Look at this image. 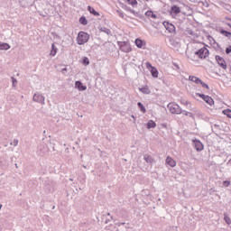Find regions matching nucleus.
Wrapping results in <instances>:
<instances>
[{"label": "nucleus", "mask_w": 231, "mask_h": 231, "mask_svg": "<svg viewBox=\"0 0 231 231\" xmlns=\"http://www.w3.org/2000/svg\"><path fill=\"white\" fill-rule=\"evenodd\" d=\"M77 41L78 44H79V46H82V44H86V42L89 41V34H88V32H79L78 34Z\"/></svg>", "instance_id": "nucleus-1"}, {"label": "nucleus", "mask_w": 231, "mask_h": 231, "mask_svg": "<svg viewBox=\"0 0 231 231\" xmlns=\"http://www.w3.org/2000/svg\"><path fill=\"white\" fill-rule=\"evenodd\" d=\"M168 109L172 115H181L183 113V110L178 104L170 103L168 104Z\"/></svg>", "instance_id": "nucleus-2"}, {"label": "nucleus", "mask_w": 231, "mask_h": 231, "mask_svg": "<svg viewBox=\"0 0 231 231\" xmlns=\"http://www.w3.org/2000/svg\"><path fill=\"white\" fill-rule=\"evenodd\" d=\"M48 151H50V148H48V144H46L44 143H41L38 145L37 152H38L39 156H44V154H46V152H48Z\"/></svg>", "instance_id": "nucleus-3"}, {"label": "nucleus", "mask_w": 231, "mask_h": 231, "mask_svg": "<svg viewBox=\"0 0 231 231\" xmlns=\"http://www.w3.org/2000/svg\"><path fill=\"white\" fill-rule=\"evenodd\" d=\"M195 97H199L200 98H202V100H204L206 104H208V106H214V99L209 96H207L205 94L196 93Z\"/></svg>", "instance_id": "nucleus-4"}, {"label": "nucleus", "mask_w": 231, "mask_h": 231, "mask_svg": "<svg viewBox=\"0 0 231 231\" xmlns=\"http://www.w3.org/2000/svg\"><path fill=\"white\" fill-rule=\"evenodd\" d=\"M208 53H209L208 49H207V47H203L199 51H197L195 52V55H198L199 59H206L208 57Z\"/></svg>", "instance_id": "nucleus-5"}, {"label": "nucleus", "mask_w": 231, "mask_h": 231, "mask_svg": "<svg viewBox=\"0 0 231 231\" xmlns=\"http://www.w3.org/2000/svg\"><path fill=\"white\" fill-rule=\"evenodd\" d=\"M118 46L120 47V50L124 51V53H129L133 51L131 45L125 42H119Z\"/></svg>", "instance_id": "nucleus-6"}, {"label": "nucleus", "mask_w": 231, "mask_h": 231, "mask_svg": "<svg viewBox=\"0 0 231 231\" xmlns=\"http://www.w3.org/2000/svg\"><path fill=\"white\" fill-rule=\"evenodd\" d=\"M192 143H193V147H195V149L198 152H201V151H203V149H205L203 143H201V141H199L198 139H193Z\"/></svg>", "instance_id": "nucleus-7"}, {"label": "nucleus", "mask_w": 231, "mask_h": 231, "mask_svg": "<svg viewBox=\"0 0 231 231\" xmlns=\"http://www.w3.org/2000/svg\"><path fill=\"white\" fill-rule=\"evenodd\" d=\"M163 26L170 33H176V26L169 22H163Z\"/></svg>", "instance_id": "nucleus-8"}, {"label": "nucleus", "mask_w": 231, "mask_h": 231, "mask_svg": "<svg viewBox=\"0 0 231 231\" xmlns=\"http://www.w3.org/2000/svg\"><path fill=\"white\" fill-rule=\"evenodd\" d=\"M32 100L34 102H38V104H42V106H44V104H45V102H44V100H45L44 96H42L40 93H35L33 95Z\"/></svg>", "instance_id": "nucleus-9"}, {"label": "nucleus", "mask_w": 231, "mask_h": 231, "mask_svg": "<svg viewBox=\"0 0 231 231\" xmlns=\"http://www.w3.org/2000/svg\"><path fill=\"white\" fill-rule=\"evenodd\" d=\"M218 66H220V68H222V69H226V61H225V59L219 55H217L215 57Z\"/></svg>", "instance_id": "nucleus-10"}, {"label": "nucleus", "mask_w": 231, "mask_h": 231, "mask_svg": "<svg viewBox=\"0 0 231 231\" xmlns=\"http://www.w3.org/2000/svg\"><path fill=\"white\" fill-rule=\"evenodd\" d=\"M75 88H77V89H79V91H86V89H88V87H86L82 81H76L75 82Z\"/></svg>", "instance_id": "nucleus-11"}, {"label": "nucleus", "mask_w": 231, "mask_h": 231, "mask_svg": "<svg viewBox=\"0 0 231 231\" xmlns=\"http://www.w3.org/2000/svg\"><path fill=\"white\" fill-rule=\"evenodd\" d=\"M143 160H144V162H146V163H150V165H152V163L154 162V158H152V156H151L149 154H144Z\"/></svg>", "instance_id": "nucleus-12"}, {"label": "nucleus", "mask_w": 231, "mask_h": 231, "mask_svg": "<svg viewBox=\"0 0 231 231\" xmlns=\"http://www.w3.org/2000/svg\"><path fill=\"white\" fill-rule=\"evenodd\" d=\"M166 163H167V165H170V167H174L176 165V161H174V159H172V157L168 156L166 158Z\"/></svg>", "instance_id": "nucleus-13"}, {"label": "nucleus", "mask_w": 231, "mask_h": 231, "mask_svg": "<svg viewBox=\"0 0 231 231\" xmlns=\"http://www.w3.org/2000/svg\"><path fill=\"white\" fill-rule=\"evenodd\" d=\"M7 158L8 157L6 155L0 157V165L2 167H6V165H8V160H6Z\"/></svg>", "instance_id": "nucleus-14"}, {"label": "nucleus", "mask_w": 231, "mask_h": 231, "mask_svg": "<svg viewBox=\"0 0 231 231\" xmlns=\"http://www.w3.org/2000/svg\"><path fill=\"white\" fill-rule=\"evenodd\" d=\"M135 46H137V48H143V46H145V41L138 38L135 39Z\"/></svg>", "instance_id": "nucleus-15"}, {"label": "nucleus", "mask_w": 231, "mask_h": 231, "mask_svg": "<svg viewBox=\"0 0 231 231\" xmlns=\"http://www.w3.org/2000/svg\"><path fill=\"white\" fill-rule=\"evenodd\" d=\"M88 10L89 14H91L92 15H95L96 17H98V15H100V14L98 12H97L95 10V8H93L91 5L88 6Z\"/></svg>", "instance_id": "nucleus-16"}, {"label": "nucleus", "mask_w": 231, "mask_h": 231, "mask_svg": "<svg viewBox=\"0 0 231 231\" xmlns=\"http://www.w3.org/2000/svg\"><path fill=\"white\" fill-rule=\"evenodd\" d=\"M189 80H190L191 82H195V84H201V79L196 76H189Z\"/></svg>", "instance_id": "nucleus-17"}, {"label": "nucleus", "mask_w": 231, "mask_h": 231, "mask_svg": "<svg viewBox=\"0 0 231 231\" xmlns=\"http://www.w3.org/2000/svg\"><path fill=\"white\" fill-rule=\"evenodd\" d=\"M181 13V9H180V6L173 5L171 6V14H175V15H178V14Z\"/></svg>", "instance_id": "nucleus-18"}, {"label": "nucleus", "mask_w": 231, "mask_h": 231, "mask_svg": "<svg viewBox=\"0 0 231 231\" xmlns=\"http://www.w3.org/2000/svg\"><path fill=\"white\" fill-rule=\"evenodd\" d=\"M139 91H141V93H143V95H151V89H149V87H143L139 88Z\"/></svg>", "instance_id": "nucleus-19"}, {"label": "nucleus", "mask_w": 231, "mask_h": 231, "mask_svg": "<svg viewBox=\"0 0 231 231\" xmlns=\"http://www.w3.org/2000/svg\"><path fill=\"white\" fill-rule=\"evenodd\" d=\"M57 51H59V49H57V46H55V43H52L51 44V55L52 57H55V55H57Z\"/></svg>", "instance_id": "nucleus-20"}, {"label": "nucleus", "mask_w": 231, "mask_h": 231, "mask_svg": "<svg viewBox=\"0 0 231 231\" xmlns=\"http://www.w3.org/2000/svg\"><path fill=\"white\" fill-rule=\"evenodd\" d=\"M146 127L147 129H154V127H156V123L152 120H149L146 124Z\"/></svg>", "instance_id": "nucleus-21"}, {"label": "nucleus", "mask_w": 231, "mask_h": 231, "mask_svg": "<svg viewBox=\"0 0 231 231\" xmlns=\"http://www.w3.org/2000/svg\"><path fill=\"white\" fill-rule=\"evenodd\" d=\"M151 74L153 79H158V69L154 67H152L151 69Z\"/></svg>", "instance_id": "nucleus-22"}, {"label": "nucleus", "mask_w": 231, "mask_h": 231, "mask_svg": "<svg viewBox=\"0 0 231 231\" xmlns=\"http://www.w3.org/2000/svg\"><path fill=\"white\" fill-rule=\"evenodd\" d=\"M145 15H146V17H152V19L157 18L156 14H154V12H152V11H147L145 13Z\"/></svg>", "instance_id": "nucleus-23"}, {"label": "nucleus", "mask_w": 231, "mask_h": 231, "mask_svg": "<svg viewBox=\"0 0 231 231\" xmlns=\"http://www.w3.org/2000/svg\"><path fill=\"white\" fill-rule=\"evenodd\" d=\"M220 33H221L222 35H224L225 37H227L228 39H230V37H231V32H228V31H226V30L221 29V30H220Z\"/></svg>", "instance_id": "nucleus-24"}, {"label": "nucleus", "mask_w": 231, "mask_h": 231, "mask_svg": "<svg viewBox=\"0 0 231 231\" xmlns=\"http://www.w3.org/2000/svg\"><path fill=\"white\" fill-rule=\"evenodd\" d=\"M137 106L142 113H147V109H145V106L143 104H142V102H138Z\"/></svg>", "instance_id": "nucleus-25"}, {"label": "nucleus", "mask_w": 231, "mask_h": 231, "mask_svg": "<svg viewBox=\"0 0 231 231\" xmlns=\"http://www.w3.org/2000/svg\"><path fill=\"white\" fill-rule=\"evenodd\" d=\"M79 23L80 24H83V26H86L88 24V19L86 18V16H81L79 18Z\"/></svg>", "instance_id": "nucleus-26"}, {"label": "nucleus", "mask_w": 231, "mask_h": 231, "mask_svg": "<svg viewBox=\"0 0 231 231\" xmlns=\"http://www.w3.org/2000/svg\"><path fill=\"white\" fill-rule=\"evenodd\" d=\"M100 32H104V33H106V35H111V30L107 29L106 27H101L99 28Z\"/></svg>", "instance_id": "nucleus-27"}, {"label": "nucleus", "mask_w": 231, "mask_h": 231, "mask_svg": "<svg viewBox=\"0 0 231 231\" xmlns=\"http://www.w3.org/2000/svg\"><path fill=\"white\" fill-rule=\"evenodd\" d=\"M0 50H10V44H8V43H0Z\"/></svg>", "instance_id": "nucleus-28"}, {"label": "nucleus", "mask_w": 231, "mask_h": 231, "mask_svg": "<svg viewBox=\"0 0 231 231\" xmlns=\"http://www.w3.org/2000/svg\"><path fill=\"white\" fill-rule=\"evenodd\" d=\"M223 115H226L227 118H231V110L229 108L223 110Z\"/></svg>", "instance_id": "nucleus-29"}, {"label": "nucleus", "mask_w": 231, "mask_h": 231, "mask_svg": "<svg viewBox=\"0 0 231 231\" xmlns=\"http://www.w3.org/2000/svg\"><path fill=\"white\" fill-rule=\"evenodd\" d=\"M82 64L84 66H89V59H88V57H84L82 60Z\"/></svg>", "instance_id": "nucleus-30"}, {"label": "nucleus", "mask_w": 231, "mask_h": 231, "mask_svg": "<svg viewBox=\"0 0 231 231\" xmlns=\"http://www.w3.org/2000/svg\"><path fill=\"white\" fill-rule=\"evenodd\" d=\"M128 5H131L132 6H134L135 5H138V2L136 0H126Z\"/></svg>", "instance_id": "nucleus-31"}, {"label": "nucleus", "mask_w": 231, "mask_h": 231, "mask_svg": "<svg viewBox=\"0 0 231 231\" xmlns=\"http://www.w3.org/2000/svg\"><path fill=\"white\" fill-rule=\"evenodd\" d=\"M182 113H183V115H185V116H189L190 118H194V116L190 112H187L185 110H182Z\"/></svg>", "instance_id": "nucleus-32"}, {"label": "nucleus", "mask_w": 231, "mask_h": 231, "mask_svg": "<svg viewBox=\"0 0 231 231\" xmlns=\"http://www.w3.org/2000/svg\"><path fill=\"white\" fill-rule=\"evenodd\" d=\"M224 219H225V221H226V225H231V219H230V217H228V216H225Z\"/></svg>", "instance_id": "nucleus-33"}, {"label": "nucleus", "mask_w": 231, "mask_h": 231, "mask_svg": "<svg viewBox=\"0 0 231 231\" xmlns=\"http://www.w3.org/2000/svg\"><path fill=\"white\" fill-rule=\"evenodd\" d=\"M10 145H14V147H17V145H19V140L14 139L13 143H10Z\"/></svg>", "instance_id": "nucleus-34"}, {"label": "nucleus", "mask_w": 231, "mask_h": 231, "mask_svg": "<svg viewBox=\"0 0 231 231\" xmlns=\"http://www.w3.org/2000/svg\"><path fill=\"white\" fill-rule=\"evenodd\" d=\"M200 84L202 88H206V89H210V87H208V84L203 82V80H201Z\"/></svg>", "instance_id": "nucleus-35"}, {"label": "nucleus", "mask_w": 231, "mask_h": 231, "mask_svg": "<svg viewBox=\"0 0 231 231\" xmlns=\"http://www.w3.org/2000/svg\"><path fill=\"white\" fill-rule=\"evenodd\" d=\"M223 185L224 187H230V180H224Z\"/></svg>", "instance_id": "nucleus-36"}, {"label": "nucleus", "mask_w": 231, "mask_h": 231, "mask_svg": "<svg viewBox=\"0 0 231 231\" xmlns=\"http://www.w3.org/2000/svg\"><path fill=\"white\" fill-rule=\"evenodd\" d=\"M13 88H15V84H17V79L12 77Z\"/></svg>", "instance_id": "nucleus-37"}, {"label": "nucleus", "mask_w": 231, "mask_h": 231, "mask_svg": "<svg viewBox=\"0 0 231 231\" xmlns=\"http://www.w3.org/2000/svg\"><path fill=\"white\" fill-rule=\"evenodd\" d=\"M226 55H230L231 53V45L226 49Z\"/></svg>", "instance_id": "nucleus-38"}, {"label": "nucleus", "mask_w": 231, "mask_h": 231, "mask_svg": "<svg viewBox=\"0 0 231 231\" xmlns=\"http://www.w3.org/2000/svg\"><path fill=\"white\" fill-rule=\"evenodd\" d=\"M170 42L173 46H178L180 44L178 42H175L174 40H171Z\"/></svg>", "instance_id": "nucleus-39"}, {"label": "nucleus", "mask_w": 231, "mask_h": 231, "mask_svg": "<svg viewBox=\"0 0 231 231\" xmlns=\"http://www.w3.org/2000/svg\"><path fill=\"white\" fill-rule=\"evenodd\" d=\"M146 68L148 69H152V65L150 63V62H147L146 63Z\"/></svg>", "instance_id": "nucleus-40"}, {"label": "nucleus", "mask_w": 231, "mask_h": 231, "mask_svg": "<svg viewBox=\"0 0 231 231\" xmlns=\"http://www.w3.org/2000/svg\"><path fill=\"white\" fill-rule=\"evenodd\" d=\"M116 225V226H122V225H125V222H117Z\"/></svg>", "instance_id": "nucleus-41"}, {"label": "nucleus", "mask_w": 231, "mask_h": 231, "mask_svg": "<svg viewBox=\"0 0 231 231\" xmlns=\"http://www.w3.org/2000/svg\"><path fill=\"white\" fill-rule=\"evenodd\" d=\"M190 3H203L201 0H189Z\"/></svg>", "instance_id": "nucleus-42"}, {"label": "nucleus", "mask_w": 231, "mask_h": 231, "mask_svg": "<svg viewBox=\"0 0 231 231\" xmlns=\"http://www.w3.org/2000/svg\"><path fill=\"white\" fill-rule=\"evenodd\" d=\"M128 11L131 12V14H135V11L131 8H129Z\"/></svg>", "instance_id": "nucleus-43"}, {"label": "nucleus", "mask_w": 231, "mask_h": 231, "mask_svg": "<svg viewBox=\"0 0 231 231\" xmlns=\"http://www.w3.org/2000/svg\"><path fill=\"white\" fill-rule=\"evenodd\" d=\"M82 167H84V169H88V165L86 164H82Z\"/></svg>", "instance_id": "nucleus-44"}, {"label": "nucleus", "mask_w": 231, "mask_h": 231, "mask_svg": "<svg viewBox=\"0 0 231 231\" xmlns=\"http://www.w3.org/2000/svg\"><path fill=\"white\" fill-rule=\"evenodd\" d=\"M214 127L219 128V125H214Z\"/></svg>", "instance_id": "nucleus-45"}, {"label": "nucleus", "mask_w": 231, "mask_h": 231, "mask_svg": "<svg viewBox=\"0 0 231 231\" xmlns=\"http://www.w3.org/2000/svg\"><path fill=\"white\" fill-rule=\"evenodd\" d=\"M174 66L178 68V69H180V66H178L177 64H174Z\"/></svg>", "instance_id": "nucleus-46"}, {"label": "nucleus", "mask_w": 231, "mask_h": 231, "mask_svg": "<svg viewBox=\"0 0 231 231\" xmlns=\"http://www.w3.org/2000/svg\"><path fill=\"white\" fill-rule=\"evenodd\" d=\"M80 158H84V154H81V155H80Z\"/></svg>", "instance_id": "nucleus-47"}, {"label": "nucleus", "mask_w": 231, "mask_h": 231, "mask_svg": "<svg viewBox=\"0 0 231 231\" xmlns=\"http://www.w3.org/2000/svg\"><path fill=\"white\" fill-rule=\"evenodd\" d=\"M62 71H67V69H63Z\"/></svg>", "instance_id": "nucleus-48"}, {"label": "nucleus", "mask_w": 231, "mask_h": 231, "mask_svg": "<svg viewBox=\"0 0 231 231\" xmlns=\"http://www.w3.org/2000/svg\"><path fill=\"white\" fill-rule=\"evenodd\" d=\"M107 216H111V213H107Z\"/></svg>", "instance_id": "nucleus-49"}, {"label": "nucleus", "mask_w": 231, "mask_h": 231, "mask_svg": "<svg viewBox=\"0 0 231 231\" xmlns=\"http://www.w3.org/2000/svg\"><path fill=\"white\" fill-rule=\"evenodd\" d=\"M185 104H186V105H188V104H189V102H187V101H186V102H185Z\"/></svg>", "instance_id": "nucleus-50"}, {"label": "nucleus", "mask_w": 231, "mask_h": 231, "mask_svg": "<svg viewBox=\"0 0 231 231\" xmlns=\"http://www.w3.org/2000/svg\"><path fill=\"white\" fill-rule=\"evenodd\" d=\"M121 16H122V17H124V14H121Z\"/></svg>", "instance_id": "nucleus-51"}, {"label": "nucleus", "mask_w": 231, "mask_h": 231, "mask_svg": "<svg viewBox=\"0 0 231 231\" xmlns=\"http://www.w3.org/2000/svg\"><path fill=\"white\" fill-rule=\"evenodd\" d=\"M125 228H129V226H125Z\"/></svg>", "instance_id": "nucleus-52"}, {"label": "nucleus", "mask_w": 231, "mask_h": 231, "mask_svg": "<svg viewBox=\"0 0 231 231\" xmlns=\"http://www.w3.org/2000/svg\"><path fill=\"white\" fill-rule=\"evenodd\" d=\"M132 118H134V116H132Z\"/></svg>", "instance_id": "nucleus-53"}, {"label": "nucleus", "mask_w": 231, "mask_h": 231, "mask_svg": "<svg viewBox=\"0 0 231 231\" xmlns=\"http://www.w3.org/2000/svg\"><path fill=\"white\" fill-rule=\"evenodd\" d=\"M15 167L17 168V163L15 164Z\"/></svg>", "instance_id": "nucleus-54"}, {"label": "nucleus", "mask_w": 231, "mask_h": 231, "mask_svg": "<svg viewBox=\"0 0 231 231\" xmlns=\"http://www.w3.org/2000/svg\"><path fill=\"white\" fill-rule=\"evenodd\" d=\"M111 219H115V218H113V217H111Z\"/></svg>", "instance_id": "nucleus-55"}, {"label": "nucleus", "mask_w": 231, "mask_h": 231, "mask_svg": "<svg viewBox=\"0 0 231 231\" xmlns=\"http://www.w3.org/2000/svg\"><path fill=\"white\" fill-rule=\"evenodd\" d=\"M106 223H107V220H106Z\"/></svg>", "instance_id": "nucleus-56"}]
</instances>
